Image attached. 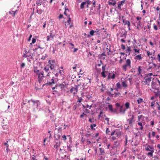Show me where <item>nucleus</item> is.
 <instances>
[{"instance_id": "obj_63", "label": "nucleus", "mask_w": 160, "mask_h": 160, "mask_svg": "<svg viewBox=\"0 0 160 160\" xmlns=\"http://www.w3.org/2000/svg\"><path fill=\"white\" fill-rule=\"evenodd\" d=\"M63 15L62 14H60L58 17V18L59 19H60L61 18H63Z\"/></svg>"}, {"instance_id": "obj_20", "label": "nucleus", "mask_w": 160, "mask_h": 160, "mask_svg": "<svg viewBox=\"0 0 160 160\" xmlns=\"http://www.w3.org/2000/svg\"><path fill=\"white\" fill-rule=\"evenodd\" d=\"M125 109L127 110V109L130 108V103L128 102H126L125 104Z\"/></svg>"}, {"instance_id": "obj_19", "label": "nucleus", "mask_w": 160, "mask_h": 160, "mask_svg": "<svg viewBox=\"0 0 160 160\" xmlns=\"http://www.w3.org/2000/svg\"><path fill=\"white\" fill-rule=\"evenodd\" d=\"M86 4L85 1L82 2L80 5V7L81 9H83L84 8V6Z\"/></svg>"}, {"instance_id": "obj_34", "label": "nucleus", "mask_w": 160, "mask_h": 160, "mask_svg": "<svg viewBox=\"0 0 160 160\" xmlns=\"http://www.w3.org/2000/svg\"><path fill=\"white\" fill-rule=\"evenodd\" d=\"M116 3V2L115 1H114L113 2H108V4L109 5H112L113 6H114Z\"/></svg>"}, {"instance_id": "obj_39", "label": "nucleus", "mask_w": 160, "mask_h": 160, "mask_svg": "<svg viewBox=\"0 0 160 160\" xmlns=\"http://www.w3.org/2000/svg\"><path fill=\"white\" fill-rule=\"evenodd\" d=\"M121 84L119 82H118L116 84V87L118 88H121Z\"/></svg>"}, {"instance_id": "obj_50", "label": "nucleus", "mask_w": 160, "mask_h": 160, "mask_svg": "<svg viewBox=\"0 0 160 160\" xmlns=\"http://www.w3.org/2000/svg\"><path fill=\"white\" fill-rule=\"evenodd\" d=\"M110 131L109 130V129L108 128H107L106 130V133L107 134H108V135L110 134Z\"/></svg>"}, {"instance_id": "obj_33", "label": "nucleus", "mask_w": 160, "mask_h": 160, "mask_svg": "<svg viewBox=\"0 0 160 160\" xmlns=\"http://www.w3.org/2000/svg\"><path fill=\"white\" fill-rule=\"evenodd\" d=\"M115 135L117 136V137H119L121 135V133L119 131H116L115 132Z\"/></svg>"}, {"instance_id": "obj_27", "label": "nucleus", "mask_w": 160, "mask_h": 160, "mask_svg": "<svg viewBox=\"0 0 160 160\" xmlns=\"http://www.w3.org/2000/svg\"><path fill=\"white\" fill-rule=\"evenodd\" d=\"M126 64L131 66V61L130 59H128L126 61Z\"/></svg>"}, {"instance_id": "obj_30", "label": "nucleus", "mask_w": 160, "mask_h": 160, "mask_svg": "<svg viewBox=\"0 0 160 160\" xmlns=\"http://www.w3.org/2000/svg\"><path fill=\"white\" fill-rule=\"evenodd\" d=\"M44 3V2L42 1H41L40 0H39V1H38L37 0L36 3L38 5H41L42 3Z\"/></svg>"}, {"instance_id": "obj_13", "label": "nucleus", "mask_w": 160, "mask_h": 160, "mask_svg": "<svg viewBox=\"0 0 160 160\" xmlns=\"http://www.w3.org/2000/svg\"><path fill=\"white\" fill-rule=\"evenodd\" d=\"M126 110L124 108H123L122 106H120V112L121 114L123 115H124L125 113V112L126 111Z\"/></svg>"}, {"instance_id": "obj_41", "label": "nucleus", "mask_w": 160, "mask_h": 160, "mask_svg": "<svg viewBox=\"0 0 160 160\" xmlns=\"http://www.w3.org/2000/svg\"><path fill=\"white\" fill-rule=\"evenodd\" d=\"M57 129V128H55V130ZM62 128L61 127H59L58 129V132H60L62 131Z\"/></svg>"}, {"instance_id": "obj_7", "label": "nucleus", "mask_w": 160, "mask_h": 160, "mask_svg": "<svg viewBox=\"0 0 160 160\" xmlns=\"http://www.w3.org/2000/svg\"><path fill=\"white\" fill-rule=\"evenodd\" d=\"M145 149L147 151H154V149L152 146L147 145L145 147Z\"/></svg>"}, {"instance_id": "obj_24", "label": "nucleus", "mask_w": 160, "mask_h": 160, "mask_svg": "<svg viewBox=\"0 0 160 160\" xmlns=\"http://www.w3.org/2000/svg\"><path fill=\"white\" fill-rule=\"evenodd\" d=\"M58 87H59L61 89H64L66 87V84L63 85L62 83H61L59 85H58Z\"/></svg>"}, {"instance_id": "obj_29", "label": "nucleus", "mask_w": 160, "mask_h": 160, "mask_svg": "<svg viewBox=\"0 0 160 160\" xmlns=\"http://www.w3.org/2000/svg\"><path fill=\"white\" fill-rule=\"evenodd\" d=\"M119 144L117 141H115L114 142V147H117L119 146Z\"/></svg>"}, {"instance_id": "obj_8", "label": "nucleus", "mask_w": 160, "mask_h": 160, "mask_svg": "<svg viewBox=\"0 0 160 160\" xmlns=\"http://www.w3.org/2000/svg\"><path fill=\"white\" fill-rule=\"evenodd\" d=\"M54 83V78H52L51 80V82H47L46 84H43L42 86L43 87L45 85L50 86Z\"/></svg>"}, {"instance_id": "obj_3", "label": "nucleus", "mask_w": 160, "mask_h": 160, "mask_svg": "<svg viewBox=\"0 0 160 160\" xmlns=\"http://www.w3.org/2000/svg\"><path fill=\"white\" fill-rule=\"evenodd\" d=\"M127 121L128 122L129 125H132V122L135 121L134 119V116L131 114V112H128V118H127Z\"/></svg>"}, {"instance_id": "obj_61", "label": "nucleus", "mask_w": 160, "mask_h": 160, "mask_svg": "<svg viewBox=\"0 0 160 160\" xmlns=\"http://www.w3.org/2000/svg\"><path fill=\"white\" fill-rule=\"evenodd\" d=\"M86 115V114H85L84 112H83L82 113V114L80 116V118H82L83 117L84 115Z\"/></svg>"}, {"instance_id": "obj_54", "label": "nucleus", "mask_w": 160, "mask_h": 160, "mask_svg": "<svg viewBox=\"0 0 160 160\" xmlns=\"http://www.w3.org/2000/svg\"><path fill=\"white\" fill-rule=\"evenodd\" d=\"M140 26V21H139L138 23L137 24V27L138 29H139Z\"/></svg>"}, {"instance_id": "obj_38", "label": "nucleus", "mask_w": 160, "mask_h": 160, "mask_svg": "<svg viewBox=\"0 0 160 160\" xmlns=\"http://www.w3.org/2000/svg\"><path fill=\"white\" fill-rule=\"evenodd\" d=\"M134 109H135V112H138V114H139L140 113V111L139 109L138 108H136V107H135Z\"/></svg>"}, {"instance_id": "obj_46", "label": "nucleus", "mask_w": 160, "mask_h": 160, "mask_svg": "<svg viewBox=\"0 0 160 160\" xmlns=\"http://www.w3.org/2000/svg\"><path fill=\"white\" fill-rule=\"evenodd\" d=\"M37 12L39 14H41L42 13V11L40 9L39 10H37Z\"/></svg>"}, {"instance_id": "obj_28", "label": "nucleus", "mask_w": 160, "mask_h": 160, "mask_svg": "<svg viewBox=\"0 0 160 160\" xmlns=\"http://www.w3.org/2000/svg\"><path fill=\"white\" fill-rule=\"evenodd\" d=\"M107 71H102V72L101 73V74L103 78H105L106 76V75L105 74V73H107Z\"/></svg>"}, {"instance_id": "obj_57", "label": "nucleus", "mask_w": 160, "mask_h": 160, "mask_svg": "<svg viewBox=\"0 0 160 160\" xmlns=\"http://www.w3.org/2000/svg\"><path fill=\"white\" fill-rule=\"evenodd\" d=\"M82 100V98H78V99L77 100V102H81V101Z\"/></svg>"}, {"instance_id": "obj_37", "label": "nucleus", "mask_w": 160, "mask_h": 160, "mask_svg": "<svg viewBox=\"0 0 160 160\" xmlns=\"http://www.w3.org/2000/svg\"><path fill=\"white\" fill-rule=\"evenodd\" d=\"M96 126V125L95 124H91L90 125V127L91 129L92 130L95 129V128H94L93 127H95Z\"/></svg>"}, {"instance_id": "obj_44", "label": "nucleus", "mask_w": 160, "mask_h": 160, "mask_svg": "<svg viewBox=\"0 0 160 160\" xmlns=\"http://www.w3.org/2000/svg\"><path fill=\"white\" fill-rule=\"evenodd\" d=\"M135 59L136 60H140V54L138 55L135 58Z\"/></svg>"}, {"instance_id": "obj_2", "label": "nucleus", "mask_w": 160, "mask_h": 160, "mask_svg": "<svg viewBox=\"0 0 160 160\" xmlns=\"http://www.w3.org/2000/svg\"><path fill=\"white\" fill-rule=\"evenodd\" d=\"M153 79V78L150 77L149 75H147L144 78L142 82L144 84L149 85L150 82Z\"/></svg>"}, {"instance_id": "obj_6", "label": "nucleus", "mask_w": 160, "mask_h": 160, "mask_svg": "<svg viewBox=\"0 0 160 160\" xmlns=\"http://www.w3.org/2000/svg\"><path fill=\"white\" fill-rule=\"evenodd\" d=\"M73 91H74L73 93V94L74 95L76 94L78 92V88L72 87L70 89V92L71 93H72L73 92Z\"/></svg>"}, {"instance_id": "obj_14", "label": "nucleus", "mask_w": 160, "mask_h": 160, "mask_svg": "<svg viewBox=\"0 0 160 160\" xmlns=\"http://www.w3.org/2000/svg\"><path fill=\"white\" fill-rule=\"evenodd\" d=\"M48 63L50 65L49 67L50 68L51 70H52L54 68V65L53 64H52L51 62V60H49L48 61Z\"/></svg>"}, {"instance_id": "obj_15", "label": "nucleus", "mask_w": 160, "mask_h": 160, "mask_svg": "<svg viewBox=\"0 0 160 160\" xmlns=\"http://www.w3.org/2000/svg\"><path fill=\"white\" fill-rule=\"evenodd\" d=\"M60 142H57L55 145L54 146V147L56 149V150L57 151L59 147L60 146Z\"/></svg>"}, {"instance_id": "obj_17", "label": "nucleus", "mask_w": 160, "mask_h": 160, "mask_svg": "<svg viewBox=\"0 0 160 160\" xmlns=\"http://www.w3.org/2000/svg\"><path fill=\"white\" fill-rule=\"evenodd\" d=\"M129 67V68H131V66H129L127 64H125L124 65H123L122 66V69L124 71H126L127 70V68Z\"/></svg>"}, {"instance_id": "obj_31", "label": "nucleus", "mask_w": 160, "mask_h": 160, "mask_svg": "<svg viewBox=\"0 0 160 160\" xmlns=\"http://www.w3.org/2000/svg\"><path fill=\"white\" fill-rule=\"evenodd\" d=\"M154 152V151H150V152H148V153H147V155L149 156H150V157H151L153 155V152Z\"/></svg>"}, {"instance_id": "obj_51", "label": "nucleus", "mask_w": 160, "mask_h": 160, "mask_svg": "<svg viewBox=\"0 0 160 160\" xmlns=\"http://www.w3.org/2000/svg\"><path fill=\"white\" fill-rule=\"evenodd\" d=\"M153 28L155 30H157L158 29L157 26L155 24H153Z\"/></svg>"}, {"instance_id": "obj_35", "label": "nucleus", "mask_w": 160, "mask_h": 160, "mask_svg": "<svg viewBox=\"0 0 160 160\" xmlns=\"http://www.w3.org/2000/svg\"><path fill=\"white\" fill-rule=\"evenodd\" d=\"M131 51L130 47H128V48L126 50V52L127 53H129V54H130V51Z\"/></svg>"}, {"instance_id": "obj_56", "label": "nucleus", "mask_w": 160, "mask_h": 160, "mask_svg": "<svg viewBox=\"0 0 160 160\" xmlns=\"http://www.w3.org/2000/svg\"><path fill=\"white\" fill-rule=\"evenodd\" d=\"M92 107V105L89 106L87 104L85 107L86 108H89V109H91V108Z\"/></svg>"}, {"instance_id": "obj_58", "label": "nucleus", "mask_w": 160, "mask_h": 160, "mask_svg": "<svg viewBox=\"0 0 160 160\" xmlns=\"http://www.w3.org/2000/svg\"><path fill=\"white\" fill-rule=\"evenodd\" d=\"M115 132H116V131H113V132H111L110 133L109 135H110L111 136H112V135H114V134H115Z\"/></svg>"}, {"instance_id": "obj_43", "label": "nucleus", "mask_w": 160, "mask_h": 160, "mask_svg": "<svg viewBox=\"0 0 160 160\" xmlns=\"http://www.w3.org/2000/svg\"><path fill=\"white\" fill-rule=\"evenodd\" d=\"M68 20L67 21V22L68 23V24H70V22L71 21V19L70 18V16L69 15H68Z\"/></svg>"}, {"instance_id": "obj_53", "label": "nucleus", "mask_w": 160, "mask_h": 160, "mask_svg": "<svg viewBox=\"0 0 160 160\" xmlns=\"http://www.w3.org/2000/svg\"><path fill=\"white\" fill-rule=\"evenodd\" d=\"M62 139L64 140L65 141L67 139V137L66 135H64L62 137Z\"/></svg>"}, {"instance_id": "obj_45", "label": "nucleus", "mask_w": 160, "mask_h": 160, "mask_svg": "<svg viewBox=\"0 0 160 160\" xmlns=\"http://www.w3.org/2000/svg\"><path fill=\"white\" fill-rule=\"evenodd\" d=\"M8 141H7L6 142L4 143V145L6 146V148H8V147H9V145L8 144Z\"/></svg>"}, {"instance_id": "obj_16", "label": "nucleus", "mask_w": 160, "mask_h": 160, "mask_svg": "<svg viewBox=\"0 0 160 160\" xmlns=\"http://www.w3.org/2000/svg\"><path fill=\"white\" fill-rule=\"evenodd\" d=\"M151 86L153 89H155L156 87V82H154L152 80L151 82Z\"/></svg>"}, {"instance_id": "obj_52", "label": "nucleus", "mask_w": 160, "mask_h": 160, "mask_svg": "<svg viewBox=\"0 0 160 160\" xmlns=\"http://www.w3.org/2000/svg\"><path fill=\"white\" fill-rule=\"evenodd\" d=\"M106 67V65H103L102 66V71H105Z\"/></svg>"}, {"instance_id": "obj_49", "label": "nucleus", "mask_w": 160, "mask_h": 160, "mask_svg": "<svg viewBox=\"0 0 160 160\" xmlns=\"http://www.w3.org/2000/svg\"><path fill=\"white\" fill-rule=\"evenodd\" d=\"M147 54L148 56H150L152 55V52H150L148 51H147Z\"/></svg>"}, {"instance_id": "obj_11", "label": "nucleus", "mask_w": 160, "mask_h": 160, "mask_svg": "<svg viewBox=\"0 0 160 160\" xmlns=\"http://www.w3.org/2000/svg\"><path fill=\"white\" fill-rule=\"evenodd\" d=\"M49 67L46 66L44 68V70L47 73V76H49L50 75V72H49Z\"/></svg>"}, {"instance_id": "obj_22", "label": "nucleus", "mask_w": 160, "mask_h": 160, "mask_svg": "<svg viewBox=\"0 0 160 160\" xmlns=\"http://www.w3.org/2000/svg\"><path fill=\"white\" fill-rule=\"evenodd\" d=\"M125 2V0H122L118 4V7L119 8H120L121 7L122 5Z\"/></svg>"}, {"instance_id": "obj_62", "label": "nucleus", "mask_w": 160, "mask_h": 160, "mask_svg": "<svg viewBox=\"0 0 160 160\" xmlns=\"http://www.w3.org/2000/svg\"><path fill=\"white\" fill-rule=\"evenodd\" d=\"M23 57L25 58H27L29 57V55H26L25 53H24L23 55Z\"/></svg>"}, {"instance_id": "obj_21", "label": "nucleus", "mask_w": 160, "mask_h": 160, "mask_svg": "<svg viewBox=\"0 0 160 160\" xmlns=\"http://www.w3.org/2000/svg\"><path fill=\"white\" fill-rule=\"evenodd\" d=\"M108 108L109 110L111 112H113L114 110L112 108V106L111 104H109L108 105Z\"/></svg>"}, {"instance_id": "obj_26", "label": "nucleus", "mask_w": 160, "mask_h": 160, "mask_svg": "<svg viewBox=\"0 0 160 160\" xmlns=\"http://www.w3.org/2000/svg\"><path fill=\"white\" fill-rule=\"evenodd\" d=\"M100 152L101 155H103L105 153V152L104 150L102 148H99Z\"/></svg>"}, {"instance_id": "obj_36", "label": "nucleus", "mask_w": 160, "mask_h": 160, "mask_svg": "<svg viewBox=\"0 0 160 160\" xmlns=\"http://www.w3.org/2000/svg\"><path fill=\"white\" fill-rule=\"evenodd\" d=\"M121 95V94L120 93H115L114 94V97L116 98L118 96H120Z\"/></svg>"}, {"instance_id": "obj_9", "label": "nucleus", "mask_w": 160, "mask_h": 160, "mask_svg": "<svg viewBox=\"0 0 160 160\" xmlns=\"http://www.w3.org/2000/svg\"><path fill=\"white\" fill-rule=\"evenodd\" d=\"M123 22L124 23V25H128V27L129 29H130V22L128 20H123Z\"/></svg>"}, {"instance_id": "obj_32", "label": "nucleus", "mask_w": 160, "mask_h": 160, "mask_svg": "<svg viewBox=\"0 0 160 160\" xmlns=\"http://www.w3.org/2000/svg\"><path fill=\"white\" fill-rule=\"evenodd\" d=\"M122 87L125 88H126L128 86L127 84L125 81L122 82Z\"/></svg>"}, {"instance_id": "obj_47", "label": "nucleus", "mask_w": 160, "mask_h": 160, "mask_svg": "<svg viewBox=\"0 0 160 160\" xmlns=\"http://www.w3.org/2000/svg\"><path fill=\"white\" fill-rule=\"evenodd\" d=\"M69 44L71 46V47H70V48H71V49H73L74 48V45L73 43L70 42L69 43Z\"/></svg>"}, {"instance_id": "obj_23", "label": "nucleus", "mask_w": 160, "mask_h": 160, "mask_svg": "<svg viewBox=\"0 0 160 160\" xmlns=\"http://www.w3.org/2000/svg\"><path fill=\"white\" fill-rule=\"evenodd\" d=\"M17 12V10H16L15 11H12L9 12V13L12 15L14 17L16 14V12Z\"/></svg>"}, {"instance_id": "obj_40", "label": "nucleus", "mask_w": 160, "mask_h": 160, "mask_svg": "<svg viewBox=\"0 0 160 160\" xmlns=\"http://www.w3.org/2000/svg\"><path fill=\"white\" fill-rule=\"evenodd\" d=\"M108 94L110 97H114V94L111 93L110 92H108Z\"/></svg>"}, {"instance_id": "obj_12", "label": "nucleus", "mask_w": 160, "mask_h": 160, "mask_svg": "<svg viewBox=\"0 0 160 160\" xmlns=\"http://www.w3.org/2000/svg\"><path fill=\"white\" fill-rule=\"evenodd\" d=\"M49 35H48L47 36V41H49L50 39H52L53 38V37L54 36V35H52V33L51 32L49 33Z\"/></svg>"}, {"instance_id": "obj_18", "label": "nucleus", "mask_w": 160, "mask_h": 160, "mask_svg": "<svg viewBox=\"0 0 160 160\" xmlns=\"http://www.w3.org/2000/svg\"><path fill=\"white\" fill-rule=\"evenodd\" d=\"M94 33H96V31H95L93 30H91L90 32V35H88V37H89L91 36H92L94 35Z\"/></svg>"}, {"instance_id": "obj_64", "label": "nucleus", "mask_w": 160, "mask_h": 160, "mask_svg": "<svg viewBox=\"0 0 160 160\" xmlns=\"http://www.w3.org/2000/svg\"><path fill=\"white\" fill-rule=\"evenodd\" d=\"M122 48V49L124 50L125 48V46L123 44L121 45Z\"/></svg>"}, {"instance_id": "obj_60", "label": "nucleus", "mask_w": 160, "mask_h": 160, "mask_svg": "<svg viewBox=\"0 0 160 160\" xmlns=\"http://www.w3.org/2000/svg\"><path fill=\"white\" fill-rule=\"evenodd\" d=\"M156 95L159 97V98H160V92H158L156 94Z\"/></svg>"}, {"instance_id": "obj_10", "label": "nucleus", "mask_w": 160, "mask_h": 160, "mask_svg": "<svg viewBox=\"0 0 160 160\" xmlns=\"http://www.w3.org/2000/svg\"><path fill=\"white\" fill-rule=\"evenodd\" d=\"M127 32L126 31H122L121 33L120 37L121 38H125L126 37L127 35Z\"/></svg>"}, {"instance_id": "obj_25", "label": "nucleus", "mask_w": 160, "mask_h": 160, "mask_svg": "<svg viewBox=\"0 0 160 160\" xmlns=\"http://www.w3.org/2000/svg\"><path fill=\"white\" fill-rule=\"evenodd\" d=\"M33 71L35 73H39V70L38 69V68L37 67H34L33 68Z\"/></svg>"}, {"instance_id": "obj_42", "label": "nucleus", "mask_w": 160, "mask_h": 160, "mask_svg": "<svg viewBox=\"0 0 160 160\" xmlns=\"http://www.w3.org/2000/svg\"><path fill=\"white\" fill-rule=\"evenodd\" d=\"M115 78V75L114 74H113L112 75V76L110 77L109 75H108V78L109 79L110 78H111L112 79H114Z\"/></svg>"}, {"instance_id": "obj_48", "label": "nucleus", "mask_w": 160, "mask_h": 160, "mask_svg": "<svg viewBox=\"0 0 160 160\" xmlns=\"http://www.w3.org/2000/svg\"><path fill=\"white\" fill-rule=\"evenodd\" d=\"M36 41V40L34 38H32V42L30 43L31 44H34L35 43V42Z\"/></svg>"}, {"instance_id": "obj_4", "label": "nucleus", "mask_w": 160, "mask_h": 160, "mask_svg": "<svg viewBox=\"0 0 160 160\" xmlns=\"http://www.w3.org/2000/svg\"><path fill=\"white\" fill-rule=\"evenodd\" d=\"M43 72L42 71L39 73H37L36 75H38V79L39 82H40L42 80L43 78L44 77Z\"/></svg>"}, {"instance_id": "obj_1", "label": "nucleus", "mask_w": 160, "mask_h": 160, "mask_svg": "<svg viewBox=\"0 0 160 160\" xmlns=\"http://www.w3.org/2000/svg\"><path fill=\"white\" fill-rule=\"evenodd\" d=\"M28 103L31 106L34 111H35L36 108H38V106L40 105V102L39 100H34L32 99L28 100Z\"/></svg>"}, {"instance_id": "obj_5", "label": "nucleus", "mask_w": 160, "mask_h": 160, "mask_svg": "<svg viewBox=\"0 0 160 160\" xmlns=\"http://www.w3.org/2000/svg\"><path fill=\"white\" fill-rule=\"evenodd\" d=\"M151 106L152 107H156L158 110L160 111V105L158 102H155V101L152 102L151 103Z\"/></svg>"}, {"instance_id": "obj_59", "label": "nucleus", "mask_w": 160, "mask_h": 160, "mask_svg": "<svg viewBox=\"0 0 160 160\" xmlns=\"http://www.w3.org/2000/svg\"><path fill=\"white\" fill-rule=\"evenodd\" d=\"M61 137V136L60 135H58L57 136V138H56V139L57 140H58Z\"/></svg>"}, {"instance_id": "obj_55", "label": "nucleus", "mask_w": 160, "mask_h": 160, "mask_svg": "<svg viewBox=\"0 0 160 160\" xmlns=\"http://www.w3.org/2000/svg\"><path fill=\"white\" fill-rule=\"evenodd\" d=\"M153 158H154V159H153V160H159V158L157 156H154Z\"/></svg>"}]
</instances>
